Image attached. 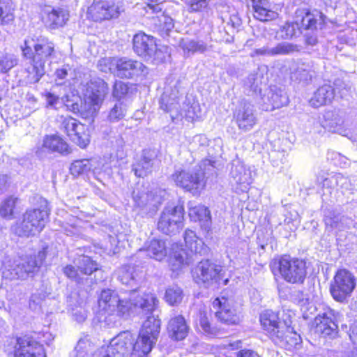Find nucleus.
Wrapping results in <instances>:
<instances>
[{
  "instance_id": "nucleus-37",
  "label": "nucleus",
  "mask_w": 357,
  "mask_h": 357,
  "mask_svg": "<svg viewBox=\"0 0 357 357\" xmlns=\"http://www.w3.org/2000/svg\"><path fill=\"white\" fill-rule=\"evenodd\" d=\"M160 320L155 316H149L144 322L139 333L157 341L160 331Z\"/></svg>"
},
{
  "instance_id": "nucleus-47",
  "label": "nucleus",
  "mask_w": 357,
  "mask_h": 357,
  "mask_svg": "<svg viewBox=\"0 0 357 357\" xmlns=\"http://www.w3.org/2000/svg\"><path fill=\"white\" fill-rule=\"evenodd\" d=\"M183 298V290L179 287L175 285L166 289L165 300L169 305H178L181 303Z\"/></svg>"
},
{
  "instance_id": "nucleus-9",
  "label": "nucleus",
  "mask_w": 357,
  "mask_h": 357,
  "mask_svg": "<svg viewBox=\"0 0 357 357\" xmlns=\"http://www.w3.org/2000/svg\"><path fill=\"white\" fill-rule=\"evenodd\" d=\"M172 176L177 186L193 195H199L206 185L205 174L200 166L177 170Z\"/></svg>"
},
{
  "instance_id": "nucleus-24",
  "label": "nucleus",
  "mask_w": 357,
  "mask_h": 357,
  "mask_svg": "<svg viewBox=\"0 0 357 357\" xmlns=\"http://www.w3.org/2000/svg\"><path fill=\"white\" fill-rule=\"evenodd\" d=\"M217 318L228 325L238 324L241 318L233 309L229 300L225 297L216 298L212 303Z\"/></svg>"
},
{
  "instance_id": "nucleus-40",
  "label": "nucleus",
  "mask_w": 357,
  "mask_h": 357,
  "mask_svg": "<svg viewBox=\"0 0 357 357\" xmlns=\"http://www.w3.org/2000/svg\"><path fill=\"white\" fill-rule=\"evenodd\" d=\"M290 77L292 80L307 82L312 77L311 66L305 63H298L291 68Z\"/></svg>"
},
{
  "instance_id": "nucleus-62",
  "label": "nucleus",
  "mask_w": 357,
  "mask_h": 357,
  "mask_svg": "<svg viewBox=\"0 0 357 357\" xmlns=\"http://www.w3.org/2000/svg\"><path fill=\"white\" fill-rule=\"evenodd\" d=\"M45 98L48 106L57 108V105L59 102V98L57 96H55L51 93H47L45 94Z\"/></svg>"
},
{
  "instance_id": "nucleus-53",
  "label": "nucleus",
  "mask_w": 357,
  "mask_h": 357,
  "mask_svg": "<svg viewBox=\"0 0 357 357\" xmlns=\"http://www.w3.org/2000/svg\"><path fill=\"white\" fill-rule=\"evenodd\" d=\"M283 344H278L281 347L286 349H291L296 348L297 345L300 344V337L296 333H292L289 331V328L287 326L285 330V335L283 337Z\"/></svg>"
},
{
  "instance_id": "nucleus-49",
  "label": "nucleus",
  "mask_w": 357,
  "mask_h": 357,
  "mask_svg": "<svg viewBox=\"0 0 357 357\" xmlns=\"http://www.w3.org/2000/svg\"><path fill=\"white\" fill-rule=\"evenodd\" d=\"M92 165L88 159H82L74 161L70 167L71 174L74 176H79L91 171Z\"/></svg>"
},
{
  "instance_id": "nucleus-39",
  "label": "nucleus",
  "mask_w": 357,
  "mask_h": 357,
  "mask_svg": "<svg viewBox=\"0 0 357 357\" xmlns=\"http://www.w3.org/2000/svg\"><path fill=\"white\" fill-rule=\"evenodd\" d=\"M292 298L298 303L300 306L301 310L303 313V317L307 319L316 311L314 305L309 301V299L305 298L302 291H298L292 294Z\"/></svg>"
},
{
  "instance_id": "nucleus-10",
  "label": "nucleus",
  "mask_w": 357,
  "mask_h": 357,
  "mask_svg": "<svg viewBox=\"0 0 357 357\" xmlns=\"http://www.w3.org/2000/svg\"><path fill=\"white\" fill-rule=\"evenodd\" d=\"M278 268L282 278L291 284H303L307 275L305 262L298 258L284 255L278 262Z\"/></svg>"
},
{
  "instance_id": "nucleus-19",
  "label": "nucleus",
  "mask_w": 357,
  "mask_h": 357,
  "mask_svg": "<svg viewBox=\"0 0 357 357\" xmlns=\"http://www.w3.org/2000/svg\"><path fill=\"white\" fill-rule=\"evenodd\" d=\"M234 119L238 129L245 132L251 130L257 123L255 107L247 100H242L237 106Z\"/></svg>"
},
{
  "instance_id": "nucleus-26",
  "label": "nucleus",
  "mask_w": 357,
  "mask_h": 357,
  "mask_svg": "<svg viewBox=\"0 0 357 357\" xmlns=\"http://www.w3.org/2000/svg\"><path fill=\"white\" fill-rule=\"evenodd\" d=\"M116 75L120 77L131 78L148 73L147 68L140 61L126 58L118 59Z\"/></svg>"
},
{
  "instance_id": "nucleus-7",
  "label": "nucleus",
  "mask_w": 357,
  "mask_h": 357,
  "mask_svg": "<svg viewBox=\"0 0 357 357\" xmlns=\"http://www.w3.org/2000/svg\"><path fill=\"white\" fill-rule=\"evenodd\" d=\"M324 24V16L318 11L314 13L305 12L304 15L297 16V20L294 22H287L281 28L282 35L284 39L291 38L301 33L303 30L315 31L322 29Z\"/></svg>"
},
{
  "instance_id": "nucleus-33",
  "label": "nucleus",
  "mask_w": 357,
  "mask_h": 357,
  "mask_svg": "<svg viewBox=\"0 0 357 357\" xmlns=\"http://www.w3.org/2000/svg\"><path fill=\"white\" fill-rule=\"evenodd\" d=\"M189 217L195 222L199 221L202 227L209 230L211 226V212L207 207L203 205L190 206L189 208Z\"/></svg>"
},
{
  "instance_id": "nucleus-56",
  "label": "nucleus",
  "mask_w": 357,
  "mask_h": 357,
  "mask_svg": "<svg viewBox=\"0 0 357 357\" xmlns=\"http://www.w3.org/2000/svg\"><path fill=\"white\" fill-rule=\"evenodd\" d=\"M63 273L66 276L76 282H82L84 277L81 274L77 267H75L72 265H68L63 268Z\"/></svg>"
},
{
  "instance_id": "nucleus-5",
  "label": "nucleus",
  "mask_w": 357,
  "mask_h": 357,
  "mask_svg": "<svg viewBox=\"0 0 357 357\" xmlns=\"http://www.w3.org/2000/svg\"><path fill=\"white\" fill-rule=\"evenodd\" d=\"M183 237L188 250L177 243L174 244L172 248L170 264L174 271L178 270L184 265L190 264L192 260V255L200 253L202 250L203 241L197 236L194 231L185 230Z\"/></svg>"
},
{
  "instance_id": "nucleus-4",
  "label": "nucleus",
  "mask_w": 357,
  "mask_h": 357,
  "mask_svg": "<svg viewBox=\"0 0 357 357\" xmlns=\"http://www.w3.org/2000/svg\"><path fill=\"white\" fill-rule=\"evenodd\" d=\"M108 92V85L103 79H91L84 86V99L80 106L73 104V109L77 110L84 118L92 117L100 108Z\"/></svg>"
},
{
  "instance_id": "nucleus-21",
  "label": "nucleus",
  "mask_w": 357,
  "mask_h": 357,
  "mask_svg": "<svg viewBox=\"0 0 357 357\" xmlns=\"http://www.w3.org/2000/svg\"><path fill=\"white\" fill-rule=\"evenodd\" d=\"M230 169V182L236 190L245 192L252 182L250 169L239 160L232 161Z\"/></svg>"
},
{
  "instance_id": "nucleus-63",
  "label": "nucleus",
  "mask_w": 357,
  "mask_h": 357,
  "mask_svg": "<svg viewBox=\"0 0 357 357\" xmlns=\"http://www.w3.org/2000/svg\"><path fill=\"white\" fill-rule=\"evenodd\" d=\"M158 1V0H148L146 3L147 6L152 10L153 13H158L162 10V8Z\"/></svg>"
},
{
  "instance_id": "nucleus-50",
  "label": "nucleus",
  "mask_w": 357,
  "mask_h": 357,
  "mask_svg": "<svg viewBox=\"0 0 357 357\" xmlns=\"http://www.w3.org/2000/svg\"><path fill=\"white\" fill-rule=\"evenodd\" d=\"M126 111V107L123 102H116L109 110L107 119L112 123L117 122L124 118Z\"/></svg>"
},
{
  "instance_id": "nucleus-54",
  "label": "nucleus",
  "mask_w": 357,
  "mask_h": 357,
  "mask_svg": "<svg viewBox=\"0 0 357 357\" xmlns=\"http://www.w3.org/2000/svg\"><path fill=\"white\" fill-rule=\"evenodd\" d=\"M118 58L107 57L99 60L98 67L102 72H110L116 75V64H117Z\"/></svg>"
},
{
  "instance_id": "nucleus-46",
  "label": "nucleus",
  "mask_w": 357,
  "mask_h": 357,
  "mask_svg": "<svg viewBox=\"0 0 357 357\" xmlns=\"http://www.w3.org/2000/svg\"><path fill=\"white\" fill-rule=\"evenodd\" d=\"M137 277L135 267L133 266H123L119 271V280L123 284L132 286L136 283Z\"/></svg>"
},
{
  "instance_id": "nucleus-18",
  "label": "nucleus",
  "mask_w": 357,
  "mask_h": 357,
  "mask_svg": "<svg viewBox=\"0 0 357 357\" xmlns=\"http://www.w3.org/2000/svg\"><path fill=\"white\" fill-rule=\"evenodd\" d=\"M61 128L80 148L84 149L89 145L90 137L88 128L77 119L72 117L65 118L62 121Z\"/></svg>"
},
{
  "instance_id": "nucleus-38",
  "label": "nucleus",
  "mask_w": 357,
  "mask_h": 357,
  "mask_svg": "<svg viewBox=\"0 0 357 357\" xmlns=\"http://www.w3.org/2000/svg\"><path fill=\"white\" fill-rule=\"evenodd\" d=\"M324 128H328L332 132H339L344 123L343 115L340 112L328 111L324 114Z\"/></svg>"
},
{
  "instance_id": "nucleus-36",
  "label": "nucleus",
  "mask_w": 357,
  "mask_h": 357,
  "mask_svg": "<svg viewBox=\"0 0 357 357\" xmlns=\"http://www.w3.org/2000/svg\"><path fill=\"white\" fill-rule=\"evenodd\" d=\"M147 255L157 261H162L167 256V246L162 240L153 238L145 248Z\"/></svg>"
},
{
  "instance_id": "nucleus-27",
  "label": "nucleus",
  "mask_w": 357,
  "mask_h": 357,
  "mask_svg": "<svg viewBox=\"0 0 357 357\" xmlns=\"http://www.w3.org/2000/svg\"><path fill=\"white\" fill-rule=\"evenodd\" d=\"M155 43V39L153 36L142 32L136 33L132 39L134 52L146 61L150 59Z\"/></svg>"
},
{
  "instance_id": "nucleus-52",
  "label": "nucleus",
  "mask_w": 357,
  "mask_h": 357,
  "mask_svg": "<svg viewBox=\"0 0 357 357\" xmlns=\"http://www.w3.org/2000/svg\"><path fill=\"white\" fill-rule=\"evenodd\" d=\"M17 202V198L13 197L6 199L0 206V215L3 218H11Z\"/></svg>"
},
{
  "instance_id": "nucleus-1",
  "label": "nucleus",
  "mask_w": 357,
  "mask_h": 357,
  "mask_svg": "<svg viewBox=\"0 0 357 357\" xmlns=\"http://www.w3.org/2000/svg\"><path fill=\"white\" fill-rule=\"evenodd\" d=\"M158 302L156 296L151 293H143L141 295L133 290L127 299L121 298L113 290L105 289L99 296L98 306L105 314L104 321L108 326H112L119 317H127L134 310L139 308L147 312L153 310Z\"/></svg>"
},
{
  "instance_id": "nucleus-61",
  "label": "nucleus",
  "mask_w": 357,
  "mask_h": 357,
  "mask_svg": "<svg viewBox=\"0 0 357 357\" xmlns=\"http://www.w3.org/2000/svg\"><path fill=\"white\" fill-rule=\"evenodd\" d=\"M335 181L337 185L340 186L341 188L346 190H353L354 188H351L350 180L348 178L344 177L342 174H337L335 176Z\"/></svg>"
},
{
  "instance_id": "nucleus-14",
  "label": "nucleus",
  "mask_w": 357,
  "mask_h": 357,
  "mask_svg": "<svg viewBox=\"0 0 357 357\" xmlns=\"http://www.w3.org/2000/svg\"><path fill=\"white\" fill-rule=\"evenodd\" d=\"M183 219L184 208L182 205L167 206L160 214L158 229L165 234H174L182 228Z\"/></svg>"
},
{
  "instance_id": "nucleus-55",
  "label": "nucleus",
  "mask_w": 357,
  "mask_h": 357,
  "mask_svg": "<svg viewBox=\"0 0 357 357\" xmlns=\"http://www.w3.org/2000/svg\"><path fill=\"white\" fill-rule=\"evenodd\" d=\"M17 64V59L10 54L0 52V72L6 73Z\"/></svg>"
},
{
  "instance_id": "nucleus-2",
  "label": "nucleus",
  "mask_w": 357,
  "mask_h": 357,
  "mask_svg": "<svg viewBox=\"0 0 357 357\" xmlns=\"http://www.w3.org/2000/svg\"><path fill=\"white\" fill-rule=\"evenodd\" d=\"M178 82L166 86L160 99V108L169 113L172 121L181 120L185 118L188 121L199 119L203 116V112L198 102H193L190 105H186L180 109Z\"/></svg>"
},
{
  "instance_id": "nucleus-64",
  "label": "nucleus",
  "mask_w": 357,
  "mask_h": 357,
  "mask_svg": "<svg viewBox=\"0 0 357 357\" xmlns=\"http://www.w3.org/2000/svg\"><path fill=\"white\" fill-rule=\"evenodd\" d=\"M237 357H256L257 354L252 350L243 349L237 352Z\"/></svg>"
},
{
  "instance_id": "nucleus-31",
  "label": "nucleus",
  "mask_w": 357,
  "mask_h": 357,
  "mask_svg": "<svg viewBox=\"0 0 357 357\" xmlns=\"http://www.w3.org/2000/svg\"><path fill=\"white\" fill-rule=\"evenodd\" d=\"M335 97V90L329 84L320 86L313 94L310 100V104L314 107L329 104Z\"/></svg>"
},
{
  "instance_id": "nucleus-16",
  "label": "nucleus",
  "mask_w": 357,
  "mask_h": 357,
  "mask_svg": "<svg viewBox=\"0 0 357 357\" xmlns=\"http://www.w3.org/2000/svg\"><path fill=\"white\" fill-rule=\"evenodd\" d=\"M339 313L328 306L323 307L314 318V331L317 334L326 337L334 338L338 333L337 317Z\"/></svg>"
},
{
  "instance_id": "nucleus-29",
  "label": "nucleus",
  "mask_w": 357,
  "mask_h": 357,
  "mask_svg": "<svg viewBox=\"0 0 357 357\" xmlns=\"http://www.w3.org/2000/svg\"><path fill=\"white\" fill-rule=\"evenodd\" d=\"M167 329L172 339L181 340L187 336L189 327L182 315H176L169 319Z\"/></svg>"
},
{
  "instance_id": "nucleus-20",
  "label": "nucleus",
  "mask_w": 357,
  "mask_h": 357,
  "mask_svg": "<svg viewBox=\"0 0 357 357\" xmlns=\"http://www.w3.org/2000/svg\"><path fill=\"white\" fill-rule=\"evenodd\" d=\"M300 51L298 45L289 42H280L275 45L268 43L261 47L255 48L250 52L251 57H276L290 55Z\"/></svg>"
},
{
  "instance_id": "nucleus-42",
  "label": "nucleus",
  "mask_w": 357,
  "mask_h": 357,
  "mask_svg": "<svg viewBox=\"0 0 357 357\" xmlns=\"http://www.w3.org/2000/svg\"><path fill=\"white\" fill-rule=\"evenodd\" d=\"M68 20V13L66 10L59 8L52 9L48 13L47 17V23L54 29L59 26H63Z\"/></svg>"
},
{
  "instance_id": "nucleus-34",
  "label": "nucleus",
  "mask_w": 357,
  "mask_h": 357,
  "mask_svg": "<svg viewBox=\"0 0 357 357\" xmlns=\"http://www.w3.org/2000/svg\"><path fill=\"white\" fill-rule=\"evenodd\" d=\"M265 83V79L261 73L257 72L249 75L243 82L244 92L248 95L261 93V85Z\"/></svg>"
},
{
  "instance_id": "nucleus-15",
  "label": "nucleus",
  "mask_w": 357,
  "mask_h": 357,
  "mask_svg": "<svg viewBox=\"0 0 357 357\" xmlns=\"http://www.w3.org/2000/svg\"><path fill=\"white\" fill-rule=\"evenodd\" d=\"M354 275L346 269H340L331 281L330 292L333 298L340 302L350 296L356 286Z\"/></svg>"
},
{
  "instance_id": "nucleus-11",
  "label": "nucleus",
  "mask_w": 357,
  "mask_h": 357,
  "mask_svg": "<svg viewBox=\"0 0 357 357\" xmlns=\"http://www.w3.org/2000/svg\"><path fill=\"white\" fill-rule=\"evenodd\" d=\"M134 335L130 331H123L113 337L107 347H102L93 357H123L132 349Z\"/></svg>"
},
{
  "instance_id": "nucleus-51",
  "label": "nucleus",
  "mask_w": 357,
  "mask_h": 357,
  "mask_svg": "<svg viewBox=\"0 0 357 357\" xmlns=\"http://www.w3.org/2000/svg\"><path fill=\"white\" fill-rule=\"evenodd\" d=\"M11 11V0H0V24H8L13 20Z\"/></svg>"
},
{
  "instance_id": "nucleus-35",
  "label": "nucleus",
  "mask_w": 357,
  "mask_h": 357,
  "mask_svg": "<svg viewBox=\"0 0 357 357\" xmlns=\"http://www.w3.org/2000/svg\"><path fill=\"white\" fill-rule=\"evenodd\" d=\"M43 147L52 152L61 154H68L70 152L68 144L61 137L54 135L45 137Z\"/></svg>"
},
{
  "instance_id": "nucleus-28",
  "label": "nucleus",
  "mask_w": 357,
  "mask_h": 357,
  "mask_svg": "<svg viewBox=\"0 0 357 357\" xmlns=\"http://www.w3.org/2000/svg\"><path fill=\"white\" fill-rule=\"evenodd\" d=\"M254 11V17L261 22L276 19L278 13L273 10L272 4L268 0H250Z\"/></svg>"
},
{
  "instance_id": "nucleus-58",
  "label": "nucleus",
  "mask_w": 357,
  "mask_h": 357,
  "mask_svg": "<svg viewBox=\"0 0 357 357\" xmlns=\"http://www.w3.org/2000/svg\"><path fill=\"white\" fill-rule=\"evenodd\" d=\"M167 56L168 53L167 52V47H164L163 49L158 48L157 45L155 44L154 51L151 54L149 61H151L156 63H162L165 61Z\"/></svg>"
},
{
  "instance_id": "nucleus-17",
  "label": "nucleus",
  "mask_w": 357,
  "mask_h": 357,
  "mask_svg": "<svg viewBox=\"0 0 357 357\" xmlns=\"http://www.w3.org/2000/svg\"><path fill=\"white\" fill-rule=\"evenodd\" d=\"M260 322L264 331L275 344H282L287 326L280 321L278 313L268 310L260 315Z\"/></svg>"
},
{
  "instance_id": "nucleus-13",
  "label": "nucleus",
  "mask_w": 357,
  "mask_h": 357,
  "mask_svg": "<svg viewBox=\"0 0 357 357\" xmlns=\"http://www.w3.org/2000/svg\"><path fill=\"white\" fill-rule=\"evenodd\" d=\"M49 213L46 209L27 211L20 225L16 228V233L20 236H29L40 233L48 221Z\"/></svg>"
},
{
  "instance_id": "nucleus-23",
  "label": "nucleus",
  "mask_w": 357,
  "mask_h": 357,
  "mask_svg": "<svg viewBox=\"0 0 357 357\" xmlns=\"http://www.w3.org/2000/svg\"><path fill=\"white\" fill-rule=\"evenodd\" d=\"M121 8L118 5L107 1L93 3L89 8L88 15L93 21L98 22L119 16Z\"/></svg>"
},
{
  "instance_id": "nucleus-41",
  "label": "nucleus",
  "mask_w": 357,
  "mask_h": 357,
  "mask_svg": "<svg viewBox=\"0 0 357 357\" xmlns=\"http://www.w3.org/2000/svg\"><path fill=\"white\" fill-rule=\"evenodd\" d=\"M179 45L185 54L204 53L209 49L208 46L202 40L188 38L182 39Z\"/></svg>"
},
{
  "instance_id": "nucleus-12",
  "label": "nucleus",
  "mask_w": 357,
  "mask_h": 357,
  "mask_svg": "<svg viewBox=\"0 0 357 357\" xmlns=\"http://www.w3.org/2000/svg\"><path fill=\"white\" fill-rule=\"evenodd\" d=\"M195 281L206 287L213 285H227L229 280L224 279L222 268L208 260L201 261L195 270Z\"/></svg>"
},
{
  "instance_id": "nucleus-43",
  "label": "nucleus",
  "mask_w": 357,
  "mask_h": 357,
  "mask_svg": "<svg viewBox=\"0 0 357 357\" xmlns=\"http://www.w3.org/2000/svg\"><path fill=\"white\" fill-rule=\"evenodd\" d=\"M75 263L84 278L98 269V264L88 256H80Z\"/></svg>"
},
{
  "instance_id": "nucleus-30",
  "label": "nucleus",
  "mask_w": 357,
  "mask_h": 357,
  "mask_svg": "<svg viewBox=\"0 0 357 357\" xmlns=\"http://www.w3.org/2000/svg\"><path fill=\"white\" fill-rule=\"evenodd\" d=\"M156 340H151L142 333H139L137 338L132 344V352L130 357H149V354L156 343Z\"/></svg>"
},
{
  "instance_id": "nucleus-59",
  "label": "nucleus",
  "mask_w": 357,
  "mask_h": 357,
  "mask_svg": "<svg viewBox=\"0 0 357 357\" xmlns=\"http://www.w3.org/2000/svg\"><path fill=\"white\" fill-rule=\"evenodd\" d=\"M128 90V87L126 84L121 81L116 82L113 89V96L121 98L127 93Z\"/></svg>"
},
{
  "instance_id": "nucleus-57",
  "label": "nucleus",
  "mask_w": 357,
  "mask_h": 357,
  "mask_svg": "<svg viewBox=\"0 0 357 357\" xmlns=\"http://www.w3.org/2000/svg\"><path fill=\"white\" fill-rule=\"evenodd\" d=\"M208 2V0H189L188 2L189 11L191 13L202 12L207 8Z\"/></svg>"
},
{
  "instance_id": "nucleus-22",
  "label": "nucleus",
  "mask_w": 357,
  "mask_h": 357,
  "mask_svg": "<svg viewBox=\"0 0 357 357\" xmlns=\"http://www.w3.org/2000/svg\"><path fill=\"white\" fill-rule=\"evenodd\" d=\"M15 357H46L43 347L33 337L24 336L17 340Z\"/></svg>"
},
{
  "instance_id": "nucleus-32",
  "label": "nucleus",
  "mask_w": 357,
  "mask_h": 357,
  "mask_svg": "<svg viewBox=\"0 0 357 357\" xmlns=\"http://www.w3.org/2000/svg\"><path fill=\"white\" fill-rule=\"evenodd\" d=\"M153 162L149 152L144 151L139 159L132 164V170L137 177H144L152 172Z\"/></svg>"
},
{
  "instance_id": "nucleus-6",
  "label": "nucleus",
  "mask_w": 357,
  "mask_h": 357,
  "mask_svg": "<svg viewBox=\"0 0 357 357\" xmlns=\"http://www.w3.org/2000/svg\"><path fill=\"white\" fill-rule=\"evenodd\" d=\"M39 260L35 257H29L25 259L19 258L13 262L8 261L2 268V280L6 284L8 282L18 279H24L33 273L42 264L44 253L39 252Z\"/></svg>"
},
{
  "instance_id": "nucleus-3",
  "label": "nucleus",
  "mask_w": 357,
  "mask_h": 357,
  "mask_svg": "<svg viewBox=\"0 0 357 357\" xmlns=\"http://www.w3.org/2000/svg\"><path fill=\"white\" fill-rule=\"evenodd\" d=\"M22 54L30 61L38 77L44 74V67L54 53V45L48 38L39 37H27L22 46Z\"/></svg>"
},
{
  "instance_id": "nucleus-45",
  "label": "nucleus",
  "mask_w": 357,
  "mask_h": 357,
  "mask_svg": "<svg viewBox=\"0 0 357 357\" xmlns=\"http://www.w3.org/2000/svg\"><path fill=\"white\" fill-rule=\"evenodd\" d=\"M196 324L202 330L203 333L210 336H215L217 332L215 328L212 327L205 307L200 308L197 315Z\"/></svg>"
},
{
  "instance_id": "nucleus-25",
  "label": "nucleus",
  "mask_w": 357,
  "mask_h": 357,
  "mask_svg": "<svg viewBox=\"0 0 357 357\" xmlns=\"http://www.w3.org/2000/svg\"><path fill=\"white\" fill-rule=\"evenodd\" d=\"M288 101L289 99L285 92L276 86H273L261 96L259 104L263 110L272 111L287 105Z\"/></svg>"
},
{
  "instance_id": "nucleus-48",
  "label": "nucleus",
  "mask_w": 357,
  "mask_h": 357,
  "mask_svg": "<svg viewBox=\"0 0 357 357\" xmlns=\"http://www.w3.org/2000/svg\"><path fill=\"white\" fill-rule=\"evenodd\" d=\"M82 220L75 216H69L65 222L61 224V229L68 236L77 235L80 233Z\"/></svg>"
},
{
  "instance_id": "nucleus-60",
  "label": "nucleus",
  "mask_w": 357,
  "mask_h": 357,
  "mask_svg": "<svg viewBox=\"0 0 357 357\" xmlns=\"http://www.w3.org/2000/svg\"><path fill=\"white\" fill-rule=\"evenodd\" d=\"M87 346L88 343L86 341L80 340L75 348V354L73 357H89Z\"/></svg>"
},
{
  "instance_id": "nucleus-44",
  "label": "nucleus",
  "mask_w": 357,
  "mask_h": 357,
  "mask_svg": "<svg viewBox=\"0 0 357 357\" xmlns=\"http://www.w3.org/2000/svg\"><path fill=\"white\" fill-rule=\"evenodd\" d=\"M344 217L334 211H328L324 217L327 229L330 231L341 230L344 228Z\"/></svg>"
},
{
  "instance_id": "nucleus-8",
  "label": "nucleus",
  "mask_w": 357,
  "mask_h": 357,
  "mask_svg": "<svg viewBox=\"0 0 357 357\" xmlns=\"http://www.w3.org/2000/svg\"><path fill=\"white\" fill-rule=\"evenodd\" d=\"M134 210L142 217H152L161 204V197L156 190H149L144 185H137L132 194Z\"/></svg>"
}]
</instances>
